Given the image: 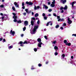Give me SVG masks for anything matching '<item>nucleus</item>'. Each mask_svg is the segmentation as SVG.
Wrapping results in <instances>:
<instances>
[{"instance_id":"f257e3e1","label":"nucleus","mask_w":76,"mask_h":76,"mask_svg":"<svg viewBox=\"0 0 76 76\" xmlns=\"http://www.w3.org/2000/svg\"><path fill=\"white\" fill-rule=\"evenodd\" d=\"M29 42L28 41H25V42H23L22 41H20L18 43V44H20V46L21 47H23V45H22V44H29Z\"/></svg>"},{"instance_id":"f03ea898","label":"nucleus","mask_w":76,"mask_h":76,"mask_svg":"<svg viewBox=\"0 0 76 76\" xmlns=\"http://www.w3.org/2000/svg\"><path fill=\"white\" fill-rule=\"evenodd\" d=\"M38 26H39L38 25L35 26H34L33 32L31 33L32 34H35V32H36L38 28Z\"/></svg>"},{"instance_id":"7ed1b4c3","label":"nucleus","mask_w":76,"mask_h":76,"mask_svg":"<svg viewBox=\"0 0 76 76\" xmlns=\"http://www.w3.org/2000/svg\"><path fill=\"white\" fill-rule=\"evenodd\" d=\"M67 9V5H66L64 8L63 7H61L60 8V10L61 11V13H64V10H63V9H64V10H66Z\"/></svg>"},{"instance_id":"20e7f679","label":"nucleus","mask_w":76,"mask_h":76,"mask_svg":"<svg viewBox=\"0 0 76 76\" xmlns=\"http://www.w3.org/2000/svg\"><path fill=\"white\" fill-rule=\"evenodd\" d=\"M68 21L67 23L68 24H69V25H70L72 23V21L70 20L69 18H68Z\"/></svg>"},{"instance_id":"39448f33","label":"nucleus","mask_w":76,"mask_h":76,"mask_svg":"<svg viewBox=\"0 0 76 76\" xmlns=\"http://www.w3.org/2000/svg\"><path fill=\"white\" fill-rule=\"evenodd\" d=\"M66 1H67L66 0H60V3H62L63 4H65L66 3Z\"/></svg>"},{"instance_id":"423d86ee","label":"nucleus","mask_w":76,"mask_h":76,"mask_svg":"<svg viewBox=\"0 0 76 76\" xmlns=\"http://www.w3.org/2000/svg\"><path fill=\"white\" fill-rule=\"evenodd\" d=\"M26 4H28L29 5H32L33 3L31 2L26 1Z\"/></svg>"},{"instance_id":"0eeeda50","label":"nucleus","mask_w":76,"mask_h":76,"mask_svg":"<svg viewBox=\"0 0 76 76\" xmlns=\"http://www.w3.org/2000/svg\"><path fill=\"white\" fill-rule=\"evenodd\" d=\"M14 4L15 5V6H16V7H18V8L19 7V4H18V3H17V2H15L14 3Z\"/></svg>"},{"instance_id":"6e6552de","label":"nucleus","mask_w":76,"mask_h":76,"mask_svg":"<svg viewBox=\"0 0 76 76\" xmlns=\"http://www.w3.org/2000/svg\"><path fill=\"white\" fill-rule=\"evenodd\" d=\"M10 34H12V35H13L14 34H15V31H12V30H11L10 31Z\"/></svg>"},{"instance_id":"1a4fd4ad","label":"nucleus","mask_w":76,"mask_h":76,"mask_svg":"<svg viewBox=\"0 0 76 76\" xmlns=\"http://www.w3.org/2000/svg\"><path fill=\"white\" fill-rule=\"evenodd\" d=\"M42 44V42H41L38 43V47H41V45Z\"/></svg>"},{"instance_id":"9d476101","label":"nucleus","mask_w":76,"mask_h":76,"mask_svg":"<svg viewBox=\"0 0 76 76\" xmlns=\"http://www.w3.org/2000/svg\"><path fill=\"white\" fill-rule=\"evenodd\" d=\"M43 7H44V8H45L46 9H48V6H47L46 5H45V4H44L43 5Z\"/></svg>"},{"instance_id":"9b49d317","label":"nucleus","mask_w":76,"mask_h":76,"mask_svg":"<svg viewBox=\"0 0 76 76\" xmlns=\"http://www.w3.org/2000/svg\"><path fill=\"white\" fill-rule=\"evenodd\" d=\"M28 22L27 21H25L24 22V25L25 26H26L28 25Z\"/></svg>"},{"instance_id":"f8f14e48","label":"nucleus","mask_w":76,"mask_h":76,"mask_svg":"<svg viewBox=\"0 0 76 76\" xmlns=\"http://www.w3.org/2000/svg\"><path fill=\"white\" fill-rule=\"evenodd\" d=\"M37 41H38V42H39V43L40 42H41V39H40V38H39L37 39Z\"/></svg>"},{"instance_id":"ddd939ff","label":"nucleus","mask_w":76,"mask_h":76,"mask_svg":"<svg viewBox=\"0 0 76 76\" xmlns=\"http://www.w3.org/2000/svg\"><path fill=\"white\" fill-rule=\"evenodd\" d=\"M34 22H35V21H34L33 20L31 21V24L32 26H34Z\"/></svg>"},{"instance_id":"4468645a","label":"nucleus","mask_w":76,"mask_h":76,"mask_svg":"<svg viewBox=\"0 0 76 76\" xmlns=\"http://www.w3.org/2000/svg\"><path fill=\"white\" fill-rule=\"evenodd\" d=\"M65 45H68V46H70L71 45V43H67L65 44Z\"/></svg>"},{"instance_id":"2eb2a0df","label":"nucleus","mask_w":76,"mask_h":76,"mask_svg":"<svg viewBox=\"0 0 76 76\" xmlns=\"http://www.w3.org/2000/svg\"><path fill=\"white\" fill-rule=\"evenodd\" d=\"M39 16V14L38 13H36L34 15V16L35 17H38V16Z\"/></svg>"},{"instance_id":"dca6fc26","label":"nucleus","mask_w":76,"mask_h":76,"mask_svg":"<svg viewBox=\"0 0 76 76\" xmlns=\"http://www.w3.org/2000/svg\"><path fill=\"white\" fill-rule=\"evenodd\" d=\"M13 18H14V19H17L18 18L17 17V16H14L13 17H12Z\"/></svg>"},{"instance_id":"f3484780","label":"nucleus","mask_w":76,"mask_h":76,"mask_svg":"<svg viewBox=\"0 0 76 76\" xmlns=\"http://www.w3.org/2000/svg\"><path fill=\"white\" fill-rule=\"evenodd\" d=\"M50 23H51V21H50V22H48L47 23V24L46 26H48V25H49L50 24Z\"/></svg>"},{"instance_id":"a211bd4d","label":"nucleus","mask_w":76,"mask_h":76,"mask_svg":"<svg viewBox=\"0 0 76 76\" xmlns=\"http://www.w3.org/2000/svg\"><path fill=\"white\" fill-rule=\"evenodd\" d=\"M22 23V21L20 20L17 21V23Z\"/></svg>"},{"instance_id":"6ab92c4d","label":"nucleus","mask_w":76,"mask_h":76,"mask_svg":"<svg viewBox=\"0 0 76 76\" xmlns=\"http://www.w3.org/2000/svg\"><path fill=\"white\" fill-rule=\"evenodd\" d=\"M74 3H75V2H73L72 3V8H73V7H74Z\"/></svg>"},{"instance_id":"aec40b11","label":"nucleus","mask_w":76,"mask_h":76,"mask_svg":"<svg viewBox=\"0 0 76 76\" xmlns=\"http://www.w3.org/2000/svg\"><path fill=\"white\" fill-rule=\"evenodd\" d=\"M12 9L14 10V11H16V9H15V7H12Z\"/></svg>"},{"instance_id":"412c9836","label":"nucleus","mask_w":76,"mask_h":76,"mask_svg":"<svg viewBox=\"0 0 76 76\" xmlns=\"http://www.w3.org/2000/svg\"><path fill=\"white\" fill-rule=\"evenodd\" d=\"M64 42L65 44H67V41L66 40H64Z\"/></svg>"},{"instance_id":"4be33fe9","label":"nucleus","mask_w":76,"mask_h":76,"mask_svg":"<svg viewBox=\"0 0 76 76\" xmlns=\"http://www.w3.org/2000/svg\"><path fill=\"white\" fill-rule=\"evenodd\" d=\"M54 49L55 50H58V47H57L56 46H55Z\"/></svg>"},{"instance_id":"5701e85b","label":"nucleus","mask_w":76,"mask_h":76,"mask_svg":"<svg viewBox=\"0 0 76 76\" xmlns=\"http://www.w3.org/2000/svg\"><path fill=\"white\" fill-rule=\"evenodd\" d=\"M51 6L52 7H54V6H55V4H51Z\"/></svg>"},{"instance_id":"b1692460","label":"nucleus","mask_w":76,"mask_h":76,"mask_svg":"<svg viewBox=\"0 0 76 76\" xmlns=\"http://www.w3.org/2000/svg\"><path fill=\"white\" fill-rule=\"evenodd\" d=\"M13 48V46L12 45L10 46L8 48L9 49H11V48Z\"/></svg>"},{"instance_id":"393cba45","label":"nucleus","mask_w":76,"mask_h":76,"mask_svg":"<svg viewBox=\"0 0 76 76\" xmlns=\"http://www.w3.org/2000/svg\"><path fill=\"white\" fill-rule=\"evenodd\" d=\"M60 26H59V25H57L56 26L55 28H58V27Z\"/></svg>"},{"instance_id":"a878e982","label":"nucleus","mask_w":76,"mask_h":76,"mask_svg":"<svg viewBox=\"0 0 76 76\" xmlns=\"http://www.w3.org/2000/svg\"><path fill=\"white\" fill-rule=\"evenodd\" d=\"M0 7L1 8H3L4 7V5L2 4L0 6Z\"/></svg>"},{"instance_id":"bb28decb","label":"nucleus","mask_w":76,"mask_h":76,"mask_svg":"<svg viewBox=\"0 0 76 76\" xmlns=\"http://www.w3.org/2000/svg\"><path fill=\"white\" fill-rule=\"evenodd\" d=\"M56 3V1H53L52 2V4H55V3Z\"/></svg>"},{"instance_id":"cd10ccee","label":"nucleus","mask_w":76,"mask_h":76,"mask_svg":"<svg viewBox=\"0 0 76 76\" xmlns=\"http://www.w3.org/2000/svg\"><path fill=\"white\" fill-rule=\"evenodd\" d=\"M58 53H57V51H56V52L55 53V56H57L58 55Z\"/></svg>"},{"instance_id":"c85d7f7f","label":"nucleus","mask_w":76,"mask_h":76,"mask_svg":"<svg viewBox=\"0 0 76 76\" xmlns=\"http://www.w3.org/2000/svg\"><path fill=\"white\" fill-rule=\"evenodd\" d=\"M34 50L35 52H36V51H37V49L36 48H34Z\"/></svg>"},{"instance_id":"c756f323","label":"nucleus","mask_w":76,"mask_h":76,"mask_svg":"<svg viewBox=\"0 0 76 76\" xmlns=\"http://www.w3.org/2000/svg\"><path fill=\"white\" fill-rule=\"evenodd\" d=\"M23 31H25L26 30V27L24 26V28H23Z\"/></svg>"},{"instance_id":"7c9ffc66","label":"nucleus","mask_w":76,"mask_h":76,"mask_svg":"<svg viewBox=\"0 0 76 76\" xmlns=\"http://www.w3.org/2000/svg\"><path fill=\"white\" fill-rule=\"evenodd\" d=\"M14 22H17L18 21H17V20H16V19H14Z\"/></svg>"},{"instance_id":"2f4dec72","label":"nucleus","mask_w":76,"mask_h":76,"mask_svg":"<svg viewBox=\"0 0 76 76\" xmlns=\"http://www.w3.org/2000/svg\"><path fill=\"white\" fill-rule=\"evenodd\" d=\"M61 21L62 22H64V20L63 18H62L61 20Z\"/></svg>"},{"instance_id":"473e14b6","label":"nucleus","mask_w":76,"mask_h":76,"mask_svg":"<svg viewBox=\"0 0 76 76\" xmlns=\"http://www.w3.org/2000/svg\"><path fill=\"white\" fill-rule=\"evenodd\" d=\"M38 66H39V67H41V66H42V64H38Z\"/></svg>"},{"instance_id":"72a5a7b5","label":"nucleus","mask_w":76,"mask_h":76,"mask_svg":"<svg viewBox=\"0 0 76 76\" xmlns=\"http://www.w3.org/2000/svg\"><path fill=\"white\" fill-rule=\"evenodd\" d=\"M44 19L45 20H47V17L46 16L45 17H44Z\"/></svg>"},{"instance_id":"f704fd0d","label":"nucleus","mask_w":76,"mask_h":76,"mask_svg":"<svg viewBox=\"0 0 76 76\" xmlns=\"http://www.w3.org/2000/svg\"><path fill=\"white\" fill-rule=\"evenodd\" d=\"M62 58H64V57H65V55H64V54H63L62 55Z\"/></svg>"},{"instance_id":"c9c22d12","label":"nucleus","mask_w":76,"mask_h":76,"mask_svg":"<svg viewBox=\"0 0 76 76\" xmlns=\"http://www.w3.org/2000/svg\"><path fill=\"white\" fill-rule=\"evenodd\" d=\"M44 38L46 39H47V36H45Z\"/></svg>"},{"instance_id":"e433bc0d","label":"nucleus","mask_w":76,"mask_h":76,"mask_svg":"<svg viewBox=\"0 0 76 76\" xmlns=\"http://www.w3.org/2000/svg\"><path fill=\"white\" fill-rule=\"evenodd\" d=\"M56 41H55L53 42V44H56Z\"/></svg>"},{"instance_id":"4c0bfd02","label":"nucleus","mask_w":76,"mask_h":76,"mask_svg":"<svg viewBox=\"0 0 76 76\" xmlns=\"http://www.w3.org/2000/svg\"><path fill=\"white\" fill-rule=\"evenodd\" d=\"M53 16H55L56 17V16H57V15H56V14L55 13H53Z\"/></svg>"},{"instance_id":"58836bf2","label":"nucleus","mask_w":76,"mask_h":76,"mask_svg":"<svg viewBox=\"0 0 76 76\" xmlns=\"http://www.w3.org/2000/svg\"><path fill=\"white\" fill-rule=\"evenodd\" d=\"M25 6V4L24 2H23L22 3V6Z\"/></svg>"},{"instance_id":"ea45409f","label":"nucleus","mask_w":76,"mask_h":76,"mask_svg":"<svg viewBox=\"0 0 76 76\" xmlns=\"http://www.w3.org/2000/svg\"><path fill=\"white\" fill-rule=\"evenodd\" d=\"M48 11L49 12H50L52 11V10H51V9H49L48 10Z\"/></svg>"},{"instance_id":"a19ab883","label":"nucleus","mask_w":76,"mask_h":76,"mask_svg":"<svg viewBox=\"0 0 76 76\" xmlns=\"http://www.w3.org/2000/svg\"><path fill=\"white\" fill-rule=\"evenodd\" d=\"M25 11H26V12H28V9H25Z\"/></svg>"},{"instance_id":"79ce46f5","label":"nucleus","mask_w":76,"mask_h":76,"mask_svg":"<svg viewBox=\"0 0 76 76\" xmlns=\"http://www.w3.org/2000/svg\"><path fill=\"white\" fill-rule=\"evenodd\" d=\"M34 9V10H37V7H36V6H35Z\"/></svg>"},{"instance_id":"37998d69","label":"nucleus","mask_w":76,"mask_h":76,"mask_svg":"<svg viewBox=\"0 0 76 76\" xmlns=\"http://www.w3.org/2000/svg\"><path fill=\"white\" fill-rule=\"evenodd\" d=\"M31 11H28L27 13H28V14H29V13H31Z\"/></svg>"},{"instance_id":"c03bdc74","label":"nucleus","mask_w":76,"mask_h":76,"mask_svg":"<svg viewBox=\"0 0 76 76\" xmlns=\"http://www.w3.org/2000/svg\"><path fill=\"white\" fill-rule=\"evenodd\" d=\"M37 23L38 24H39V20H38L37 22Z\"/></svg>"},{"instance_id":"a18cd8bd","label":"nucleus","mask_w":76,"mask_h":76,"mask_svg":"<svg viewBox=\"0 0 76 76\" xmlns=\"http://www.w3.org/2000/svg\"><path fill=\"white\" fill-rule=\"evenodd\" d=\"M23 15L24 16H26V13L24 12L23 13Z\"/></svg>"},{"instance_id":"49530a36","label":"nucleus","mask_w":76,"mask_h":76,"mask_svg":"<svg viewBox=\"0 0 76 76\" xmlns=\"http://www.w3.org/2000/svg\"><path fill=\"white\" fill-rule=\"evenodd\" d=\"M32 19L33 20H35V18L34 17H33L32 18Z\"/></svg>"},{"instance_id":"de8ad7c7","label":"nucleus","mask_w":76,"mask_h":76,"mask_svg":"<svg viewBox=\"0 0 76 76\" xmlns=\"http://www.w3.org/2000/svg\"><path fill=\"white\" fill-rule=\"evenodd\" d=\"M42 16H45V13H43Z\"/></svg>"},{"instance_id":"09e8293b","label":"nucleus","mask_w":76,"mask_h":76,"mask_svg":"<svg viewBox=\"0 0 76 76\" xmlns=\"http://www.w3.org/2000/svg\"><path fill=\"white\" fill-rule=\"evenodd\" d=\"M72 35V36H75V37H76V34H73Z\"/></svg>"},{"instance_id":"8fccbe9b","label":"nucleus","mask_w":76,"mask_h":76,"mask_svg":"<svg viewBox=\"0 0 76 76\" xmlns=\"http://www.w3.org/2000/svg\"><path fill=\"white\" fill-rule=\"evenodd\" d=\"M23 7H22V8L23 9H25V7L24 6H23Z\"/></svg>"},{"instance_id":"3c124183","label":"nucleus","mask_w":76,"mask_h":76,"mask_svg":"<svg viewBox=\"0 0 76 76\" xmlns=\"http://www.w3.org/2000/svg\"><path fill=\"white\" fill-rule=\"evenodd\" d=\"M57 18L58 19H60V16H57Z\"/></svg>"},{"instance_id":"603ef678","label":"nucleus","mask_w":76,"mask_h":76,"mask_svg":"<svg viewBox=\"0 0 76 76\" xmlns=\"http://www.w3.org/2000/svg\"><path fill=\"white\" fill-rule=\"evenodd\" d=\"M48 5H50V4L51 2H48Z\"/></svg>"},{"instance_id":"864d4df0","label":"nucleus","mask_w":76,"mask_h":76,"mask_svg":"<svg viewBox=\"0 0 76 76\" xmlns=\"http://www.w3.org/2000/svg\"><path fill=\"white\" fill-rule=\"evenodd\" d=\"M4 42H6V39H3Z\"/></svg>"},{"instance_id":"5fc2aeb1","label":"nucleus","mask_w":76,"mask_h":76,"mask_svg":"<svg viewBox=\"0 0 76 76\" xmlns=\"http://www.w3.org/2000/svg\"><path fill=\"white\" fill-rule=\"evenodd\" d=\"M60 28L61 29V30H63V27H61Z\"/></svg>"},{"instance_id":"6e6d98bb","label":"nucleus","mask_w":76,"mask_h":76,"mask_svg":"<svg viewBox=\"0 0 76 76\" xmlns=\"http://www.w3.org/2000/svg\"><path fill=\"white\" fill-rule=\"evenodd\" d=\"M2 40H3V38H0V41H2Z\"/></svg>"},{"instance_id":"4d7b16f0","label":"nucleus","mask_w":76,"mask_h":76,"mask_svg":"<svg viewBox=\"0 0 76 76\" xmlns=\"http://www.w3.org/2000/svg\"><path fill=\"white\" fill-rule=\"evenodd\" d=\"M12 14L13 15H14V16H16V14H15V13H13Z\"/></svg>"},{"instance_id":"13d9d810","label":"nucleus","mask_w":76,"mask_h":76,"mask_svg":"<svg viewBox=\"0 0 76 76\" xmlns=\"http://www.w3.org/2000/svg\"><path fill=\"white\" fill-rule=\"evenodd\" d=\"M61 21V18H59V19L58 20V21L59 22V21Z\"/></svg>"},{"instance_id":"bf43d9fd","label":"nucleus","mask_w":76,"mask_h":76,"mask_svg":"<svg viewBox=\"0 0 76 76\" xmlns=\"http://www.w3.org/2000/svg\"><path fill=\"white\" fill-rule=\"evenodd\" d=\"M63 25H64V26H66V23H64Z\"/></svg>"},{"instance_id":"052dcab7","label":"nucleus","mask_w":76,"mask_h":76,"mask_svg":"<svg viewBox=\"0 0 76 76\" xmlns=\"http://www.w3.org/2000/svg\"><path fill=\"white\" fill-rule=\"evenodd\" d=\"M0 15H1V16H3V13H1Z\"/></svg>"},{"instance_id":"680f3d73","label":"nucleus","mask_w":76,"mask_h":76,"mask_svg":"<svg viewBox=\"0 0 76 76\" xmlns=\"http://www.w3.org/2000/svg\"><path fill=\"white\" fill-rule=\"evenodd\" d=\"M4 19V17L2 16L1 17V19L2 20H3Z\"/></svg>"},{"instance_id":"e2e57ef3","label":"nucleus","mask_w":76,"mask_h":76,"mask_svg":"<svg viewBox=\"0 0 76 76\" xmlns=\"http://www.w3.org/2000/svg\"><path fill=\"white\" fill-rule=\"evenodd\" d=\"M37 9H39V6H38L37 7Z\"/></svg>"},{"instance_id":"0e129e2a","label":"nucleus","mask_w":76,"mask_h":76,"mask_svg":"<svg viewBox=\"0 0 76 76\" xmlns=\"http://www.w3.org/2000/svg\"><path fill=\"white\" fill-rule=\"evenodd\" d=\"M4 16H7V14H4Z\"/></svg>"},{"instance_id":"69168bd1","label":"nucleus","mask_w":76,"mask_h":76,"mask_svg":"<svg viewBox=\"0 0 76 76\" xmlns=\"http://www.w3.org/2000/svg\"><path fill=\"white\" fill-rule=\"evenodd\" d=\"M71 58L72 59H73V56H71Z\"/></svg>"},{"instance_id":"338daca9","label":"nucleus","mask_w":76,"mask_h":76,"mask_svg":"<svg viewBox=\"0 0 76 76\" xmlns=\"http://www.w3.org/2000/svg\"><path fill=\"white\" fill-rule=\"evenodd\" d=\"M48 62L47 61L45 63V64H48Z\"/></svg>"},{"instance_id":"774afa93","label":"nucleus","mask_w":76,"mask_h":76,"mask_svg":"<svg viewBox=\"0 0 76 76\" xmlns=\"http://www.w3.org/2000/svg\"><path fill=\"white\" fill-rule=\"evenodd\" d=\"M2 2L3 3V2H4V0H2Z\"/></svg>"}]
</instances>
